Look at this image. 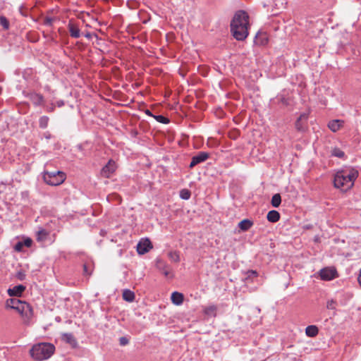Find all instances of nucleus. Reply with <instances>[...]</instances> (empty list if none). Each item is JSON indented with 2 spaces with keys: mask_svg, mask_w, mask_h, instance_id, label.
I'll return each mask as SVG.
<instances>
[{
  "mask_svg": "<svg viewBox=\"0 0 361 361\" xmlns=\"http://www.w3.org/2000/svg\"><path fill=\"white\" fill-rule=\"evenodd\" d=\"M343 120H332L328 123V127L332 132L336 133L343 127Z\"/></svg>",
  "mask_w": 361,
  "mask_h": 361,
  "instance_id": "obj_12",
  "label": "nucleus"
},
{
  "mask_svg": "<svg viewBox=\"0 0 361 361\" xmlns=\"http://www.w3.org/2000/svg\"><path fill=\"white\" fill-rule=\"evenodd\" d=\"M83 269H84V272L85 274H87V267L86 265H84L83 266Z\"/></svg>",
  "mask_w": 361,
  "mask_h": 361,
  "instance_id": "obj_36",
  "label": "nucleus"
},
{
  "mask_svg": "<svg viewBox=\"0 0 361 361\" xmlns=\"http://www.w3.org/2000/svg\"><path fill=\"white\" fill-rule=\"evenodd\" d=\"M319 276L323 281H331L338 277L336 269L334 267H327L322 269L319 271Z\"/></svg>",
  "mask_w": 361,
  "mask_h": 361,
  "instance_id": "obj_6",
  "label": "nucleus"
},
{
  "mask_svg": "<svg viewBox=\"0 0 361 361\" xmlns=\"http://www.w3.org/2000/svg\"><path fill=\"white\" fill-rule=\"evenodd\" d=\"M153 246L148 238H143L140 240L137 245V252L139 255H145L152 249Z\"/></svg>",
  "mask_w": 361,
  "mask_h": 361,
  "instance_id": "obj_7",
  "label": "nucleus"
},
{
  "mask_svg": "<svg viewBox=\"0 0 361 361\" xmlns=\"http://www.w3.org/2000/svg\"><path fill=\"white\" fill-rule=\"evenodd\" d=\"M5 307L17 312L24 326H29L32 324L34 310L27 302L18 298H9L5 302Z\"/></svg>",
  "mask_w": 361,
  "mask_h": 361,
  "instance_id": "obj_2",
  "label": "nucleus"
},
{
  "mask_svg": "<svg viewBox=\"0 0 361 361\" xmlns=\"http://www.w3.org/2000/svg\"><path fill=\"white\" fill-rule=\"evenodd\" d=\"M62 340L66 343L70 344L72 347L75 348L78 345L76 339L72 334L66 333L62 334Z\"/></svg>",
  "mask_w": 361,
  "mask_h": 361,
  "instance_id": "obj_14",
  "label": "nucleus"
},
{
  "mask_svg": "<svg viewBox=\"0 0 361 361\" xmlns=\"http://www.w3.org/2000/svg\"><path fill=\"white\" fill-rule=\"evenodd\" d=\"M171 299V302L175 305H180L183 302L184 296H183V293L175 291V292L172 293Z\"/></svg>",
  "mask_w": 361,
  "mask_h": 361,
  "instance_id": "obj_13",
  "label": "nucleus"
},
{
  "mask_svg": "<svg viewBox=\"0 0 361 361\" xmlns=\"http://www.w3.org/2000/svg\"><path fill=\"white\" fill-rule=\"evenodd\" d=\"M253 225V222L247 219H243L238 224V227L243 231L249 230Z\"/></svg>",
  "mask_w": 361,
  "mask_h": 361,
  "instance_id": "obj_16",
  "label": "nucleus"
},
{
  "mask_svg": "<svg viewBox=\"0 0 361 361\" xmlns=\"http://www.w3.org/2000/svg\"><path fill=\"white\" fill-rule=\"evenodd\" d=\"M307 119V115L306 114H302L300 116L298 121H296V126H298V123L300 122L302 120L306 121Z\"/></svg>",
  "mask_w": 361,
  "mask_h": 361,
  "instance_id": "obj_30",
  "label": "nucleus"
},
{
  "mask_svg": "<svg viewBox=\"0 0 361 361\" xmlns=\"http://www.w3.org/2000/svg\"><path fill=\"white\" fill-rule=\"evenodd\" d=\"M268 35L264 32H258L254 40L255 44L258 46H265L268 44Z\"/></svg>",
  "mask_w": 361,
  "mask_h": 361,
  "instance_id": "obj_9",
  "label": "nucleus"
},
{
  "mask_svg": "<svg viewBox=\"0 0 361 361\" xmlns=\"http://www.w3.org/2000/svg\"><path fill=\"white\" fill-rule=\"evenodd\" d=\"M209 157V154L207 152H202L199 153L197 155L192 157V161L190 164V167L192 168L196 164L204 161Z\"/></svg>",
  "mask_w": 361,
  "mask_h": 361,
  "instance_id": "obj_10",
  "label": "nucleus"
},
{
  "mask_svg": "<svg viewBox=\"0 0 361 361\" xmlns=\"http://www.w3.org/2000/svg\"><path fill=\"white\" fill-rule=\"evenodd\" d=\"M170 259L174 262H178L180 261V256L177 252H171L169 253Z\"/></svg>",
  "mask_w": 361,
  "mask_h": 361,
  "instance_id": "obj_23",
  "label": "nucleus"
},
{
  "mask_svg": "<svg viewBox=\"0 0 361 361\" xmlns=\"http://www.w3.org/2000/svg\"><path fill=\"white\" fill-rule=\"evenodd\" d=\"M38 235H42V236L46 237L47 235V233L46 232L45 230L42 229V230L39 231Z\"/></svg>",
  "mask_w": 361,
  "mask_h": 361,
  "instance_id": "obj_32",
  "label": "nucleus"
},
{
  "mask_svg": "<svg viewBox=\"0 0 361 361\" xmlns=\"http://www.w3.org/2000/svg\"><path fill=\"white\" fill-rule=\"evenodd\" d=\"M117 169L116 164L113 160H109L108 163L102 168L101 174L105 178H109L116 171Z\"/></svg>",
  "mask_w": 361,
  "mask_h": 361,
  "instance_id": "obj_8",
  "label": "nucleus"
},
{
  "mask_svg": "<svg viewBox=\"0 0 361 361\" xmlns=\"http://www.w3.org/2000/svg\"><path fill=\"white\" fill-rule=\"evenodd\" d=\"M358 176V171L354 169L338 171L334 179V187L343 192H346L354 185V182Z\"/></svg>",
  "mask_w": 361,
  "mask_h": 361,
  "instance_id": "obj_3",
  "label": "nucleus"
},
{
  "mask_svg": "<svg viewBox=\"0 0 361 361\" xmlns=\"http://www.w3.org/2000/svg\"><path fill=\"white\" fill-rule=\"evenodd\" d=\"M319 333L318 327L315 325L307 326L305 329V334L309 337H314Z\"/></svg>",
  "mask_w": 361,
  "mask_h": 361,
  "instance_id": "obj_15",
  "label": "nucleus"
},
{
  "mask_svg": "<svg viewBox=\"0 0 361 361\" xmlns=\"http://www.w3.org/2000/svg\"><path fill=\"white\" fill-rule=\"evenodd\" d=\"M55 352L51 343L42 342L34 344L30 349V355L35 361H44L50 358Z\"/></svg>",
  "mask_w": 361,
  "mask_h": 361,
  "instance_id": "obj_4",
  "label": "nucleus"
},
{
  "mask_svg": "<svg viewBox=\"0 0 361 361\" xmlns=\"http://www.w3.org/2000/svg\"><path fill=\"white\" fill-rule=\"evenodd\" d=\"M23 243L22 242H18L14 247V249L17 252H20L23 249Z\"/></svg>",
  "mask_w": 361,
  "mask_h": 361,
  "instance_id": "obj_29",
  "label": "nucleus"
},
{
  "mask_svg": "<svg viewBox=\"0 0 361 361\" xmlns=\"http://www.w3.org/2000/svg\"><path fill=\"white\" fill-rule=\"evenodd\" d=\"M331 154L338 158H343L345 155L344 152L339 148H334L332 150Z\"/></svg>",
  "mask_w": 361,
  "mask_h": 361,
  "instance_id": "obj_24",
  "label": "nucleus"
},
{
  "mask_svg": "<svg viewBox=\"0 0 361 361\" xmlns=\"http://www.w3.org/2000/svg\"><path fill=\"white\" fill-rule=\"evenodd\" d=\"M123 298L124 300L131 302L135 300V293L129 289H125L123 292Z\"/></svg>",
  "mask_w": 361,
  "mask_h": 361,
  "instance_id": "obj_18",
  "label": "nucleus"
},
{
  "mask_svg": "<svg viewBox=\"0 0 361 361\" xmlns=\"http://www.w3.org/2000/svg\"><path fill=\"white\" fill-rule=\"evenodd\" d=\"M0 23L4 27V29H8L9 23L5 17H0Z\"/></svg>",
  "mask_w": 361,
  "mask_h": 361,
  "instance_id": "obj_27",
  "label": "nucleus"
},
{
  "mask_svg": "<svg viewBox=\"0 0 361 361\" xmlns=\"http://www.w3.org/2000/svg\"><path fill=\"white\" fill-rule=\"evenodd\" d=\"M25 290V286L23 285H18L11 288H8L7 293L9 296L20 297Z\"/></svg>",
  "mask_w": 361,
  "mask_h": 361,
  "instance_id": "obj_11",
  "label": "nucleus"
},
{
  "mask_svg": "<svg viewBox=\"0 0 361 361\" xmlns=\"http://www.w3.org/2000/svg\"><path fill=\"white\" fill-rule=\"evenodd\" d=\"M120 343L121 345H124L128 343V340L126 338H121Z\"/></svg>",
  "mask_w": 361,
  "mask_h": 361,
  "instance_id": "obj_33",
  "label": "nucleus"
},
{
  "mask_svg": "<svg viewBox=\"0 0 361 361\" xmlns=\"http://www.w3.org/2000/svg\"><path fill=\"white\" fill-rule=\"evenodd\" d=\"M267 218L269 221L275 223L279 220L280 214L276 210H271L268 212Z\"/></svg>",
  "mask_w": 361,
  "mask_h": 361,
  "instance_id": "obj_17",
  "label": "nucleus"
},
{
  "mask_svg": "<svg viewBox=\"0 0 361 361\" xmlns=\"http://www.w3.org/2000/svg\"><path fill=\"white\" fill-rule=\"evenodd\" d=\"M281 202L280 194L277 193L273 195L271 198V204L274 207H278Z\"/></svg>",
  "mask_w": 361,
  "mask_h": 361,
  "instance_id": "obj_21",
  "label": "nucleus"
},
{
  "mask_svg": "<svg viewBox=\"0 0 361 361\" xmlns=\"http://www.w3.org/2000/svg\"><path fill=\"white\" fill-rule=\"evenodd\" d=\"M48 123H49V117L44 116L39 118V123L40 128H47L48 126Z\"/></svg>",
  "mask_w": 361,
  "mask_h": 361,
  "instance_id": "obj_22",
  "label": "nucleus"
},
{
  "mask_svg": "<svg viewBox=\"0 0 361 361\" xmlns=\"http://www.w3.org/2000/svg\"><path fill=\"white\" fill-rule=\"evenodd\" d=\"M336 302L331 299L327 301L326 302V307L329 310H335L336 309Z\"/></svg>",
  "mask_w": 361,
  "mask_h": 361,
  "instance_id": "obj_26",
  "label": "nucleus"
},
{
  "mask_svg": "<svg viewBox=\"0 0 361 361\" xmlns=\"http://www.w3.org/2000/svg\"><path fill=\"white\" fill-rule=\"evenodd\" d=\"M216 307L215 305H210L204 308L203 312L206 315L215 316Z\"/></svg>",
  "mask_w": 361,
  "mask_h": 361,
  "instance_id": "obj_20",
  "label": "nucleus"
},
{
  "mask_svg": "<svg viewBox=\"0 0 361 361\" xmlns=\"http://www.w3.org/2000/svg\"><path fill=\"white\" fill-rule=\"evenodd\" d=\"M231 32L238 41L245 40L248 35L250 27L249 16L244 11H238L231 21Z\"/></svg>",
  "mask_w": 361,
  "mask_h": 361,
  "instance_id": "obj_1",
  "label": "nucleus"
},
{
  "mask_svg": "<svg viewBox=\"0 0 361 361\" xmlns=\"http://www.w3.org/2000/svg\"><path fill=\"white\" fill-rule=\"evenodd\" d=\"M66 178L65 173L61 171L54 172H44L43 179L44 182L52 186H57L62 184Z\"/></svg>",
  "mask_w": 361,
  "mask_h": 361,
  "instance_id": "obj_5",
  "label": "nucleus"
},
{
  "mask_svg": "<svg viewBox=\"0 0 361 361\" xmlns=\"http://www.w3.org/2000/svg\"><path fill=\"white\" fill-rule=\"evenodd\" d=\"M249 273H250L251 275H253L255 276H257V273L256 271H254V270H250L248 271Z\"/></svg>",
  "mask_w": 361,
  "mask_h": 361,
  "instance_id": "obj_34",
  "label": "nucleus"
},
{
  "mask_svg": "<svg viewBox=\"0 0 361 361\" xmlns=\"http://www.w3.org/2000/svg\"><path fill=\"white\" fill-rule=\"evenodd\" d=\"M68 27H69V31H70L71 35L72 37H73L75 38H78L80 37V30L78 29V27L70 23L68 25Z\"/></svg>",
  "mask_w": 361,
  "mask_h": 361,
  "instance_id": "obj_19",
  "label": "nucleus"
},
{
  "mask_svg": "<svg viewBox=\"0 0 361 361\" xmlns=\"http://www.w3.org/2000/svg\"><path fill=\"white\" fill-rule=\"evenodd\" d=\"M156 118L160 123H167L169 122V120L163 116H157Z\"/></svg>",
  "mask_w": 361,
  "mask_h": 361,
  "instance_id": "obj_28",
  "label": "nucleus"
},
{
  "mask_svg": "<svg viewBox=\"0 0 361 361\" xmlns=\"http://www.w3.org/2000/svg\"><path fill=\"white\" fill-rule=\"evenodd\" d=\"M23 243V245H25L26 247H29L32 245V240L31 238H27L25 239V240Z\"/></svg>",
  "mask_w": 361,
  "mask_h": 361,
  "instance_id": "obj_31",
  "label": "nucleus"
},
{
  "mask_svg": "<svg viewBox=\"0 0 361 361\" xmlns=\"http://www.w3.org/2000/svg\"><path fill=\"white\" fill-rule=\"evenodd\" d=\"M296 128H297L298 130H301V129H302V128L300 127V122L298 123V126H296Z\"/></svg>",
  "mask_w": 361,
  "mask_h": 361,
  "instance_id": "obj_37",
  "label": "nucleus"
},
{
  "mask_svg": "<svg viewBox=\"0 0 361 361\" xmlns=\"http://www.w3.org/2000/svg\"><path fill=\"white\" fill-rule=\"evenodd\" d=\"M92 34L90 33V32H87L85 35V37L87 39H90L92 37Z\"/></svg>",
  "mask_w": 361,
  "mask_h": 361,
  "instance_id": "obj_35",
  "label": "nucleus"
},
{
  "mask_svg": "<svg viewBox=\"0 0 361 361\" xmlns=\"http://www.w3.org/2000/svg\"><path fill=\"white\" fill-rule=\"evenodd\" d=\"M180 197L183 200H188L190 197V192L187 189H183L180 192Z\"/></svg>",
  "mask_w": 361,
  "mask_h": 361,
  "instance_id": "obj_25",
  "label": "nucleus"
}]
</instances>
